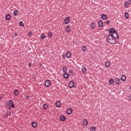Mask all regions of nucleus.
Wrapping results in <instances>:
<instances>
[{
	"mask_svg": "<svg viewBox=\"0 0 131 131\" xmlns=\"http://www.w3.org/2000/svg\"><path fill=\"white\" fill-rule=\"evenodd\" d=\"M41 39H45L46 38V35L43 34H42L40 36Z\"/></svg>",
	"mask_w": 131,
	"mask_h": 131,
	"instance_id": "obj_24",
	"label": "nucleus"
},
{
	"mask_svg": "<svg viewBox=\"0 0 131 131\" xmlns=\"http://www.w3.org/2000/svg\"><path fill=\"white\" fill-rule=\"evenodd\" d=\"M62 70H63L64 73H65V72H66L67 71V68L66 67H64L62 69Z\"/></svg>",
	"mask_w": 131,
	"mask_h": 131,
	"instance_id": "obj_30",
	"label": "nucleus"
},
{
	"mask_svg": "<svg viewBox=\"0 0 131 131\" xmlns=\"http://www.w3.org/2000/svg\"><path fill=\"white\" fill-rule=\"evenodd\" d=\"M82 125L83 126H86L88 125V120L86 119H84L83 121Z\"/></svg>",
	"mask_w": 131,
	"mask_h": 131,
	"instance_id": "obj_9",
	"label": "nucleus"
},
{
	"mask_svg": "<svg viewBox=\"0 0 131 131\" xmlns=\"http://www.w3.org/2000/svg\"><path fill=\"white\" fill-rule=\"evenodd\" d=\"M14 95L15 96H18L19 95V91L18 90H15L14 91Z\"/></svg>",
	"mask_w": 131,
	"mask_h": 131,
	"instance_id": "obj_11",
	"label": "nucleus"
},
{
	"mask_svg": "<svg viewBox=\"0 0 131 131\" xmlns=\"http://www.w3.org/2000/svg\"><path fill=\"white\" fill-rule=\"evenodd\" d=\"M6 18L7 20H10V19H11V15L10 14H8L6 15Z\"/></svg>",
	"mask_w": 131,
	"mask_h": 131,
	"instance_id": "obj_26",
	"label": "nucleus"
},
{
	"mask_svg": "<svg viewBox=\"0 0 131 131\" xmlns=\"http://www.w3.org/2000/svg\"><path fill=\"white\" fill-rule=\"evenodd\" d=\"M109 66H110V62L109 61H106L105 63V67H106L107 68L109 67Z\"/></svg>",
	"mask_w": 131,
	"mask_h": 131,
	"instance_id": "obj_25",
	"label": "nucleus"
},
{
	"mask_svg": "<svg viewBox=\"0 0 131 131\" xmlns=\"http://www.w3.org/2000/svg\"><path fill=\"white\" fill-rule=\"evenodd\" d=\"M62 57H63V58H64V57H65V55H63Z\"/></svg>",
	"mask_w": 131,
	"mask_h": 131,
	"instance_id": "obj_43",
	"label": "nucleus"
},
{
	"mask_svg": "<svg viewBox=\"0 0 131 131\" xmlns=\"http://www.w3.org/2000/svg\"><path fill=\"white\" fill-rule=\"evenodd\" d=\"M45 86H46L47 88H50V86H51V81L47 80L45 81Z\"/></svg>",
	"mask_w": 131,
	"mask_h": 131,
	"instance_id": "obj_4",
	"label": "nucleus"
},
{
	"mask_svg": "<svg viewBox=\"0 0 131 131\" xmlns=\"http://www.w3.org/2000/svg\"><path fill=\"white\" fill-rule=\"evenodd\" d=\"M14 16H17V15H18V11L17 10H15L14 12Z\"/></svg>",
	"mask_w": 131,
	"mask_h": 131,
	"instance_id": "obj_32",
	"label": "nucleus"
},
{
	"mask_svg": "<svg viewBox=\"0 0 131 131\" xmlns=\"http://www.w3.org/2000/svg\"><path fill=\"white\" fill-rule=\"evenodd\" d=\"M95 26H96V24L94 23H92L91 24V29H94V28H95Z\"/></svg>",
	"mask_w": 131,
	"mask_h": 131,
	"instance_id": "obj_17",
	"label": "nucleus"
},
{
	"mask_svg": "<svg viewBox=\"0 0 131 131\" xmlns=\"http://www.w3.org/2000/svg\"><path fill=\"white\" fill-rule=\"evenodd\" d=\"M107 40L110 43H113L115 44L116 43V40L114 38L113 36H112L111 34H109V35L107 36Z\"/></svg>",
	"mask_w": 131,
	"mask_h": 131,
	"instance_id": "obj_2",
	"label": "nucleus"
},
{
	"mask_svg": "<svg viewBox=\"0 0 131 131\" xmlns=\"http://www.w3.org/2000/svg\"><path fill=\"white\" fill-rule=\"evenodd\" d=\"M129 101H131V96H129Z\"/></svg>",
	"mask_w": 131,
	"mask_h": 131,
	"instance_id": "obj_40",
	"label": "nucleus"
},
{
	"mask_svg": "<svg viewBox=\"0 0 131 131\" xmlns=\"http://www.w3.org/2000/svg\"><path fill=\"white\" fill-rule=\"evenodd\" d=\"M130 5H131V0H128V2Z\"/></svg>",
	"mask_w": 131,
	"mask_h": 131,
	"instance_id": "obj_38",
	"label": "nucleus"
},
{
	"mask_svg": "<svg viewBox=\"0 0 131 131\" xmlns=\"http://www.w3.org/2000/svg\"><path fill=\"white\" fill-rule=\"evenodd\" d=\"M65 119H66V118L65 117V116H61L60 117V120H61V121H64Z\"/></svg>",
	"mask_w": 131,
	"mask_h": 131,
	"instance_id": "obj_22",
	"label": "nucleus"
},
{
	"mask_svg": "<svg viewBox=\"0 0 131 131\" xmlns=\"http://www.w3.org/2000/svg\"><path fill=\"white\" fill-rule=\"evenodd\" d=\"M17 35H18V34H17V33H14V36H17Z\"/></svg>",
	"mask_w": 131,
	"mask_h": 131,
	"instance_id": "obj_39",
	"label": "nucleus"
},
{
	"mask_svg": "<svg viewBox=\"0 0 131 131\" xmlns=\"http://www.w3.org/2000/svg\"><path fill=\"white\" fill-rule=\"evenodd\" d=\"M82 51L83 52H85V51H86V47H85V46H83L82 48Z\"/></svg>",
	"mask_w": 131,
	"mask_h": 131,
	"instance_id": "obj_27",
	"label": "nucleus"
},
{
	"mask_svg": "<svg viewBox=\"0 0 131 131\" xmlns=\"http://www.w3.org/2000/svg\"><path fill=\"white\" fill-rule=\"evenodd\" d=\"M121 79L122 81H125V79H126V77H125V75H122L121 76Z\"/></svg>",
	"mask_w": 131,
	"mask_h": 131,
	"instance_id": "obj_15",
	"label": "nucleus"
},
{
	"mask_svg": "<svg viewBox=\"0 0 131 131\" xmlns=\"http://www.w3.org/2000/svg\"><path fill=\"white\" fill-rule=\"evenodd\" d=\"M48 36L49 37H52V36H53V34L52 33V32H50L49 33Z\"/></svg>",
	"mask_w": 131,
	"mask_h": 131,
	"instance_id": "obj_33",
	"label": "nucleus"
},
{
	"mask_svg": "<svg viewBox=\"0 0 131 131\" xmlns=\"http://www.w3.org/2000/svg\"><path fill=\"white\" fill-rule=\"evenodd\" d=\"M66 56L68 58H70L71 57V53H70V52H68L67 53Z\"/></svg>",
	"mask_w": 131,
	"mask_h": 131,
	"instance_id": "obj_18",
	"label": "nucleus"
},
{
	"mask_svg": "<svg viewBox=\"0 0 131 131\" xmlns=\"http://www.w3.org/2000/svg\"><path fill=\"white\" fill-rule=\"evenodd\" d=\"M20 26H24V24H23V22L20 21L19 23Z\"/></svg>",
	"mask_w": 131,
	"mask_h": 131,
	"instance_id": "obj_35",
	"label": "nucleus"
},
{
	"mask_svg": "<svg viewBox=\"0 0 131 131\" xmlns=\"http://www.w3.org/2000/svg\"><path fill=\"white\" fill-rule=\"evenodd\" d=\"M114 83V80L113 79H111L110 80V84H113Z\"/></svg>",
	"mask_w": 131,
	"mask_h": 131,
	"instance_id": "obj_28",
	"label": "nucleus"
},
{
	"mask_svg": "<svg viewBox=\"0 0 131 131\" xmlns=\"http://www.w3.org/2000/svg\"><path fill=\"white\" fill-rule=\"evenodd\" d=\"M99 27H102V26H103V21H102V20H99Z\"/></svg>",
	"mask_w": 131,
	"mask_h": 131,
	"instance_id": "obj_21",
	"label": "nucleus"
},
{
	"mask_svg": "<svg viewBox=\"0 0 131 131\" xmlns=\"http://www.w3.org/2000/svg\"><path fill=\"white\" fill-rule=\"evenodd\" d=\"M109 32V34H110L112 36H113L115 39L116 38H118V34H117L116 30H115L114 28H111L110 29Z\"/></svg>",
	"mask_w": 131,
	"mask_h": 131,
	"instance_id": "obj_1",
	"label": "nucleus"
},
{
	"mask_svg": "<svg viewBox=\"0 0 131 131\" xmlns=\"http://www.w3.org/2000/svg\"><path fill=\"white\" fill-rule=\"evenodd\" d=\"M65 30L66 32H70V31L71 30V28L70 27V25H68L66 27Z\"/></svg>",
	"mask_w": 131,
	"mask_h": 131,
	"instance_id": "obj_6",
	"label": "nucleus"
},
{
	"mask_svg": "<svg viewBox=\"0 0 131 131\" xmlns=\"http://www.w3.org/2000/svg\"><path fill=\"white\" fill-rule=\"evenodd\" d=\"M63 77L64 78H66V79H67L68 77H69V75H68L67 73L64 72L63 74Z\"/></svg>",
	"mask_w": 131,
	"mask_h": 131,
	"instance_id": "obj_12",
	"label": "nucleus"
},
{
	"mask_svg": "<svg viewBox=\"0 0 131 131\" xmlns=\"http://www.w3.org/2000/svg\"><path fill=\"white\" fill-rule=\"evenodd\" d=\"M42 109H43L45 110L48 109V105L46 103L43 104L42 105Z\"/></svg>",
	"mask_w": 131,
	"mask_h": 131,
	"instance_id": "obj_14",
	"label": "nucleus"
},
{
	"mask_svg": "<svg viewBox=\"0 0 131 131\" xmlns=\"http://www.w3.org/2000/svg\"><path fill=\"white\" fill-rule=\"evenodd\" d=\"M115 82L116 84H119V83H120V79L118 78H116L115 79Z\"/></svg>",
	"mask_w": 131,
	"mask_h": 131,
	"instance_id": "obj_8",
	"label": "nucleus"
},
{
	"mask_svg": "<svg viewBox=\"0 0 131 131\" xmlns=\"http://www.w3.org/2000/svg\"><path fill=\"white\" fill-rule=\"evenodd\" d=\"M64 23L66 25H67V24H69V23H70V19H69V17H66L64 19Z\"/></svg>",
	"mask_w": 131,
	"mask_h": 131,
	"instance_id": "obj_5",
	"label": "nucleus"
},
{
	"mask_svg": "<svg viewBox=\"0 0 131 131\" xmlns=\"http://www.w3.org/2000/svg\"><path fill=\"white\" fill-rule=\"evenodd\" d=\"M90 131H96V127L95 126L91 127Z\"/></svg>",
	"mask_w": 131,
	"mask_h": 131,
	"instance_id": "obj_29",
	"label": "nucleus"
},
{
	"mask_svg": "<svg viewBox=\"0 0 131 131\" xmlns=\"http://www.w3.org/2000/svg\"><path fill=\"white\" fill-rule=\"evenodd\" d=\"M32 126H33V127H36V126H37V123L36 122L33 121L32 123Z\"/></svg>",
	"mask_w": 131,
	"mask_h": 131,
	"instance_id": "obj_13",
	"label": "nucleus"
},
{
	"mask_svg": "<svg viewBox=\"0 0 131 131\" xmlns=\"http://www.w3.org/2000/svg\"><path fill=\"white\" fill-rule=\"evenodd\" d=\"M32 34V32H29L28 33V35H31Z\"/></svg>",
	"mask_w": 131,
	"mask_h": 131,
	"instance_id": "obj_36",
	"label": "nucleus"
},
{
	"mask_svg": "<svg viewBox=\"0 0 131 131\" xmlns=\"http://www.w3.org/2000/svg\"><path fill=\"white\" fill-rule=\"evenodd\" d=\"M73 86H74V82L73 81H71L69 83V87L70 88V89H72Z\"/></svg>",
	"mask_w": 131,
	"mask_h": 131,
	"instance_id": "obj_7",
	"label": "nucleus"
},
{
	"mask_svg": "<svg viewBox=\"0 0 131 131\" xmlns=\"http://www.w3.org/2000/svg\"><path fill=\"white\" fill-rule=\"evenodd\" d=\"M69 75H73V72L72 71H69Z\"/></svg>",
	"mask_w": 131,
	"mask_h": 131,
	"instance_id": "obj_34",
	"label": "nucleus"
},
{
	"mask_svg": "<svg viewBox=\"0 0 131 131\" xmlns=\"http://www.w3.org/2000/svg\"><path fill=\"white\" fill-rule=\"evenodd\" d=\"M106 24H107V25H109V24H110V21H107V22H106Z\"/></svg>",
	"mask_w": 131,
	"mask_h": 131,
	"instance_id": "obj_37",
	"label": "nucleus"
},
{
	"mask_svg": "<svg viewBox=\"0 0 131 131\" xmlns=\"http://www.w3.org/2000/svg\"><path fill=\"white\" fill-rule=\"evenodd\" d=\"M125 8H127L128 7V2H126L125 3Z\"/></svg>",
	"mask_w": 131,
	"mask_h": 131,
	"instance_id": "obj_31",
	"label": "nucleus"
},
{
	"mask_svg": "<svg viewBox=\"0 0 131 131\" xmlns=\"http://www.w3.org/2000/svg\"><path fill=\"white\" fill-rule=\"evenodd\" d=\"M81 70L82 73H85V72H86V68H85V67L82 68Z\"/></svg>",
	"mask_w": 131,
	"mask_h": 131,
	"instance_id": "obj_19",
	"label": "nucleus"
},
{
	"mask_svg": "<svg viewBox=\"0 0 131 131\" xmlns=\"http://www.w3.org/2000/svg\"><path fill=\"white\" fill-rule=\"evenodd\" d=\"M26 99H29V96H26Z\"/></svg>",
	"mask_w": 131,
	"mask_h": 131,
	"instance_id": "obj_41",
	"label": "nucleus"
},
{
	"mask_svg": "<svg viewBox=\"0 0 131 131\" xmlns=\"http://www.w3.org/2000/svg\"><path fill=\"white\" fill-rule=\"evenodd\" d=\"M6 106L9 107V109L11 110V108H14L15 105L14 104V101L12 100H10L9 102H6Z\"/></svg>",
	"mask_w": 131,
	"mask_h": 131,
	"instance_id": "obj_3",
	"label": "nucleus"
},
{
	"mask_svg": "<svg viewBox=\"0 0 131 131\" xmlns=\"http://www.w3.org/2000/svg\"><path fill=\"white\" fill-rule=\"evenodd\" d=\"M56 106L57 107H60L61 106V102H60L59 101H57L56 103Z\"/></svg>",
	"mask_w": 131,
	"mask_h": 131,
	"instance_id": "obj_23",
	"label": "nucleus"
},
{
	"mask_svg": "<svg viewBox=\"0 0 131 131\" xmlns=\"http://www.w3.org/2000/svg\"><path fill=\"white\" fill-rule=\"evenodd\" d=\"M71 113H72V108H68V110L67 111V114H71Z\"/></svg>",
	"mask_w": 131,
	"mask_h": 131,
	"instance_id": "obj_16",
	"label": "nucleus"
},
{
	"mask_svg": "<svg viewBox=\"0 0 131 131\" xmlns=\"http://www.w3.org/2000/svg\"><path fill=\"white\" fill-rule=\"evenodd\" d=\"M129 17V14H128V13L125 12V17L126 18V19H128Z\"/></svg>",
	"mask_w": 131,
	"mask_h": 131,
	"instance_id": "obj_20",
	"label": "nucleus"
},
{
	"mask_svg": "<svg viewBox=\"0 0 131 131\" xmlns=\"http://www.w3.org/2000/svg\"><path fill=\"white\" fill-rule=\"evenodd\" d=\"M29 66H31V62H30V63H29Z\"/></svg>",
	"mask_w": 131,
	"mask_h": 131,
	"instance_id": "obj_42",
	"label": "nucleus"
},
{
	"mask_svg": "<svg viewBox=\"0 0 131 131\" xmlns=\"http://www.w3.org/2000/svg\"><path fill=\"white\" fill-rule=\"evenodd\" d=\"M101 19H102V20H107V15H106V14H102L101 15Z\"/></svg>",
	"mask_w": 131,
	"mask_h": 131,
	"instance_id": "obj_10",
	"label": "nucleus"
}]
</instances>
